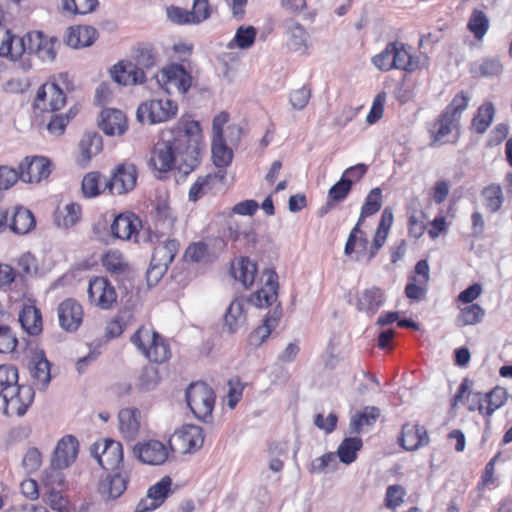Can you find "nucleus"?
I'll return each instance as SVG.
<instances>
[{
	"label": "nucleus",
	"instance_id": "nucleus-54",
	"mask_svg": "<svg viewBox=\"0 0 512 512\" xmlns=\"http://www.w3.org/2000/svg\"><path fill=\"white\" fill-rule=\"evenodd\" d=\"M62 8L71 14L85 15L95 10L97 0H61Z\"/></svg>",
	"mask_w": 512,
	"mask_h": 512
},
{
	"label": "nucleus",
	"instance_id": "nucleus-34",
	"mask_svg": "<svg viewBox=\"0 0 512 512\" xmlns=\"http://www.w3.org/2000/svg\"><path fill=\"white\" fill-rule=\"evenodd\" d=\"M96 30L90 26H75L67 29L65 42L72 48L90 46L96 39Z\"/></svg>",
	"mask_w": 512,
	"mask_h": 512
},
{
	"label": "nucleus",
	"instance_id": "nucleus-50",
	"mask_svg": "<svg viewBox=\"0 0 512 512\" xmlns=\"http://www.w3.org/2000/svg\"><path fill=\"white\" fill-rule=\"evenodd\" d=\"M103 266L114 275H121L128 269V263L119 251H109L103 258Z\"/></svg>",
	"mask_w": 512,
	"mask_h": 512
},
{
	"label": "nucleus",
	"instance_id": "nucleus-2",
	"mask_svg": "<svg viewBox=\"0 0 512 512\" xmlns=\"http://www.w3.org/2000/svg\"><path fill=\"white\" fill-rule=\"evenodd\" d=\"M373 65L381 71L392 69L413 72L418 67V61L411 55L408 47L398 41L389 42L385 49L372 58Z\"/></svg>",
	"mask_w": 512,
	"mask_h": 512
},
{
	"label": "nucleus",
	"instance_id": "nucleus-25",
	"mask_svg": "<svg viewBox=\"0 0 512 512\" xmlns=\"http://www.w3.org/2000/svg\"><path fill=\"white\" fill-rule=\"evenodd\" d=\"M102 131L109 136H120L127 130L125 114L118 109H104L99 122Z\"/></svg>",
	"mask_w": 512,
	"mask_h": 512
},
{
	"label": "nucleus",
	"instance_id": "nucleus-7",
	"mask_svg": "<svg viewBox=\"0 0 512 512\" xmlns=\"http://www.w3.org/2000/svg\"><path fill=\"white\" fill-rule=\"evenodd\" d=\"M159 86L168 94H186L192 86L191 74L180 64H171L161 69L155 76Z\"/></svg>",
	"mask_w": 512,
	"mask_h": 512
},
{
	"label": "nucleus",
	"instance_id": "nucleus-33",
	"mask_svg": "<svg viewBox=\"0 0 512 512\" xmlns=\"http://www.w3.org/2000/svg\"><path fill=\"white\" fill-rule=\"evenodd\" d=\"M460 120L450 113L442 112L432 126L433 143H445V137L453 131L458 132Z\"/></svg>",
	"mask_w": 512,
	"mask_h": 512
},
{
	"label": "nucleus",
	"instance_id": "nucleus-30",
	"mask_svg": "<svg viewBox=\"0 0 512 512\" xmlns=\"http://www.w3.org/2000/svg\"><path fill=\"white\" fill-rule=\"evenodd\" d=\"M283 27L293 50L304 53L308 48L309 39L305 27L294 18L285 19Z\"/></svg>",
	"mask_w": 512,
	"mask_h": 512
},
{
	"label": "nucleus",
	"instance_id": "nucleus-47",
	"mask_svg": "<svg viewBox=\"0 0 512 512\" xmlns=\"http://www.w3.org/2000/svg\"><path fill=\"white\" fill-rule=\"evenodd\" d=\"M61 469H58L51 465L50 468L46 469L43 473L42 479H41V490L48 491V490H64L65 489V481H64V475L60 471Z\"/></svg>",
	"mask_w": 512,
	"mask_h": 512
},
{
	"label": "nucleus",
	"instance_id": "nucleus-39",
	"mask_svg": "<svg viewBox=\"0 0 512 512\" xmlns=\"http://www.w3.org/2000/svg\"><path fill=\"white\" fill-rule=\"evenodd\" d=\"M25 52V36L18 38L13 36L10 31L7 30L6 37L3 39L0 46V56L9 57L11 60H16Z\"/></svg>",
	"mask_w": 512,
	"mask_h": 512
},
{
	"label": "nucleus",
	"instance_id": "nucleus-43",
	"mask_svg": "<svg viewBox=\"0 0 512 512\" xmlns=\"http://www.w3.org/2000/svg\"><path fill=\"white\" fill-rule=\"evenodd\" d=\"M102 138L96 132L85 133L80 141V150L83 158L88 161L102 150Z\"/></svg>",
	"mask_w": 512,
	"mask_h": 512
},
{
	"label": "nucleus",
	"instance_id": "nucleus-48",
	"mask_svg": "<svg viewBox=\"0 0 512 512\" xmlns=\"http://www.w3.org/2000/svg\"><path fill=\"white\" fill-rule=\"evenodd\" d=\"M286 443H273L268 448V466L272 472L278 473L284 467V459L287 457Z\"/></svg>",
	"mask_w": 512,
	"mask_h": 512
},
{
	"label": "nucleus",
	"instance_id": "nucleus-56",
	"mask_svg": "<svg viewBox=\"0 0 512 512\" xmlns=\"http://www.w3.org/2000/svg\"><path fill=\"white\" fill-rule=\"evenodd\" d=\"M171 484V478L165 476L148 489L147 495L157 503L158 507H160L168 497Z\"/></svg>",
	"mask_w": 512,
	"mask_h": 512
},
{
	"label": "nucleus",
	"instance_id": "nucleus-20",
	"mask_svg": "<svg viewBox=\"0 0 512 512\" xmlns=\"http://www.w3.org/2000/svg\"><path fill=\"white\" fill-rule=\"evenodd\" d=\"M142 415L135 407L123 408L118 413L119 431L127 441H134L140 433Z\"/></svg>",
	"mask_w": 512,
	"mask_h": 512
},
{
	"label": "nucleus",
	"instance_id": "nucleus-62",
	"mask_svg": "<svg viewBox=\"0 0 512 512\" xmlns=\"http://www.w3.org/2000/svg\"><path fill=\"white\" fill-rule=\"evenodd\" d=\"M211 15V6L208 0H194L190 17L193 24H200L207 20Z\"/></svg>",
	"mask_w": 512,
	"mask_h": 512
},
{
	"label": "nucleus",
	"instance_id": "nucleus-9",
	"mask_svg": "<svg viewBox=\"0 0 512 512\" xmlns=\"http://www.w3.org/2000/svg\"><path fill=\"white\" fill-rule=\"evenodd\" d=\"M138 172L133 163H121L112 171L110 179L105 181V188L111 194L123 195L132 191L137 183Z\"/></svg>",
	"mask_w": 512,
	"mask_h": 512
},
{
	"label": "nucleus",
	"instance_id": "nucleus-27",
	"mask_svg": "<svg viewBox=\"0 0 512 512\" xmlns=\"http://www.w3.org/2000/svg\"><path fill=\"white\" fill-rule=\"evenodd\" d=\"M429 435L424 426L405 424L400 438L401 446L407 451H415L429 443Z\"/></svg>",
	"mask_w": 512,
	"mask_h": 512
},
{
	"label": "nucleus",
	"instance_id": "nucleus-37",
	"mask_svg": "<svg viewBox=\"0 0 512 512\" xmlns=\"http://www.w3.org/2000/svg\"><path fill=\"white\" fill-rule=\"evenodd\" d=\"M367 246L368 240L365 232L358 230V227H353L345 244L344 254L351 256L355 253L354 259L359 261L361 255L367 250Z\"/></svg>",
	"mask_w": 512,
	"mask_h": 512
},
{
	"label": "nucleus",
	"instance_id": "nucleus-6",
	"mask_svg": "<svg viewBox=\"0 0 512 512\" xmlns=\"http://www.w3.org/2000/svg\"><path fill=\"white\" fill-rule=\"evenodd\" d=\"M177 111V104L170 99H152L138 106L136 117L142 124H157L171 120Z\"/></svg>",
	"mask_w": 512,
	"mask_h": 512
},
{
	"label": "nucleus",
	"instance_id": "nucleus-63",
	"mask_svg": "<svg viewBox=\"0 0 512 512\" xmlns=\"http://www.w3.org/2000/svg\"><path fill=\"white\" fill-rule=\"evenodd\" d=\"M101 174L97 172L88 173L82 181V191L86 197H94L100 194Z\"/></svg>",
	"mask_w": 512,
	"mask_h": 512
},
{
	"label": "nucleus",
	"instance_id": "nucleus-8",
	"mask_svg": "<svg viewBox=\"0 0 512 512\" xmlns=\"http://www.w3.org/2000/svg\"><path fill=\"white\" fill-rule=\"evenodd\" d=\"M34 389L31 386L16 385L1 389L0 399L6 415L23 416L34 400Z\"/></svg>",
	"mask_w": 512,
	"mask_h": 512
},
{
	"label": "nucleus",
	"instance_id": "nucleus-22",
	"mask_svg": "<svg viewBox=\"0 0 512 512\" xmlns=\"http://www.w3.org/2000/svg\"><path fill=\"white\" fill-rule=\"evenodd\" d=\"M265 283L263 287L258 290L253 297V301L258 307H268L276 302L278 298V275L271 269H266L263 272Z\"/></svg>",
	"mask_w": 512,
	"mask_h": 512
},
{
	"label": "nucleus",
	"instance_id": "nucleus-24",
	"mask_svg": "<svg viewBox=\"0 0 512 512\" xmlns=\"http://www.w3.org/2000/svg\"><path fill=\"white\" fill-rule=\"evenodd\" d=\"M128 478L121 473L107 474L98 484V492L106 500H115L120 497L127 488Z\"/></svg>",
	"mask_w": 512,
	"mask_h": 512
},
{
	"label": "nucleus",
	"instance_id": "nucleus-36",
	"mask_svg": "<svg viewBox=\"0 0 512 512\" xmlns=\"http://www.w3.org/2000/svg\"><path fill=\"white\" fill-rule=\"evenodd\" d=\"M225 175V171L220 170L218 173L199 178L189 190V199L196 201L201 195L211 191L216 183H222Z\"/></svg>",
	"mask_w": 512,
	"mask_h": 512
},
{
	"label": "nucleus",
	"instance_id": "nucleus-5",
	"mask_svg": "<svg viewBox=\"0 0 512 512\" xmlns=\"http://www.w3.org/2000/svg\"><path fill=\"white\" fill-rule=\"evenodd\" d=\"M186 401L190 410L198 419L206 421L207 418L211 417L215 395L206 383H192L186 391Z\"/></svg>",
	"mask_w": 512,
	"mask_h": 512
},
{
	"label": "nucleus",
	"instance_id": "nucleus-13",
	"mask_svg": "<svg viewBox=\"0 0 512 512\" xmlns=\"http://www.w3.org/2000/svg\"><path fill=\"white\" fill-rule=\"evenodd\" d=\"M66 103L63 90L54 82L43 84L36 94L34 106L42 111L60 110Z\"/></svg>",
	"mask_w": 512,
	"mask_h": 512
},
{
	"label": "nucleus",
	"instance_id": "nucleus-60",
	"mask_svg": "<svg viewBox=\"0 0 512 512\" xmlns=\"http://www.w3.org/2000/svg\"><path fill=\"white\" fill-rule=\"evenodd\" d=\"M382 206V192L380 188L372 189L367 195L361 208L362 216H371L377 213Z\"/></svg>",
	"mask_w": 512,
	"mask_h": 512
},
{
	"label": "nucleus",
	"instance_id": "nucleus-61",
	"mask_svg": "<svg viewBox=\"0 0 512 512\" xmlns=\"http://www.w3.org/2000/svg\"><path fill=\"white\" fill-rule=\"evenodd\" d=\"M159 382L158 372L152 366L145 367L138 380V389L144 392L153 390Z\"/></svg>",
	"mask_w": 512,
	"mask_h": 512
},
{
	"label": "nucleus",
	"instance_id": "nucleus-42",
	"mask_svg": "<svg viewBox=\"0 0 512 512\" xmlns=\"http://www.w3.org/2000/svg\"><path fill=\"white\" fill-rule=\"evenodd\" d=\"M485 316V310L478 304H470L460 310L456 318L458 327L476 325L480 323Z\"/></svg>",
	"mask_w": 512,
	"mask_h": 512
},
{
	"label": "nucleus",
	"instance_id": "nucleus-23",
	"mask_svg": "<svg viewBox=\"0 0 512 512\" xmlns=\"http://www.w3.org/2000/svg\"><path fill=\"white\" fill-rule=\"evenodd\" d=\"M140 220L132 213L118 215L112 225L111 232L114 237L121 240H131L138 242V227Z\"/></svg>",
	"mask_w": 512,
	"mask_h": 512
},
{
	"label": "nucleus",
	"instance_id": "nucleus-15",
	"mask_svg": "<svg viewBox=\"0 0 512 512\" xmlns=\"http://www.w3.org/2000/svg\"><path fill=\"white\" fill-rule=\"evenodd\" d=\"M50 166V161L44 157H26L19 164L18 174L23 182L39 183L50 175Z\"/></svg>",
	"mask_w": 512,
	"mask_h": 512
},
{
	"label": "nucleus",
	"instance_id": "nucleus-38",
	"mask_svg": "<svg viewBox=\"0 0 512 512\" xmlns=\"http://www.w3.org/2000/svg\"><path fill=\"white\" fill-rule=\"evenodd\" d=\"M256 263L249 258H241L236 265L232 267L233 277L240 281L245 288L250 287L256 277Z\"/></svg>",
	"mask_w": 512,
	"mask_h": 512
},
{
	"label": "nucleus",
	"instance_id": "nucleus-1",
	"mask_svg": "<svg viewBox=\"0 0 512 512\" xmlns=\"http://www.w3.org/2000/svg\"><path fill=\"white\" fill-rule=\"evenodd\" d=\"M201 146L200 124L193 120L181 122L175 130L163 134L155 146L151 161L160 172L177 167L189 173L199 164Z\"/></svg>",
	"mask_w": 512,
	"mask_h": 512
},
{
	"label": "nucleus",
	"instance_id": "nucleus-3",
	"mask_svg": "<svg viewBox=\"0 0 512 512\" xmlns=\"http://www.w3.org/2000/svg\"><path fill=\"white\" fill-rule=\"evenodd\" d=\"M131 342L151 362L163 363L171 352L167 342L155 331L141 326L132 336Z\"/></svg>",
	"mask_w": 512,
	"mask_h": 512
},
{
	"label": "nucleus",
	"instance_id": "nucleus-52",
	"mask_svg": "<svg viewBox=\"0 0 512 512\" xmlns=\"http://www.w3.org/2000/svg\"><path fill=\"white\" fill-rule=\"evenodd\" d=\"M494 106L492 103H485L480 106L477 115L473 119V127L478 133H483L490 126L494 116Z\"/></svg>",
	"mask_w": 512,
	"mask_h": 512
},
{
	"label": "nucleus",
	"instance_id": "nucleus-11",
	"mask_svg": "<svg viewBox=\"0 0 512 512\" xmlns=\"http://www.w3.org/2000/svg\"><path fill=\"white\" fill-rule=\"evenodd\" d=\"M92 453L105 470L116 469L123 461V447L119 441L103 439L95 443Z\"/></svg>",
	"mask_w": 512,
	"mask_h": 512
},
{
	"label": "nucleus",
	"instance_id": "nucleus-46",
	"mask_svg": "<svg viewBox=\"0 0 512 512\" xmlns=\"http://www.w3.org/2000/svg\"><path fill=\"white\" fill-rule=\"evenodd\" d=\"M380 416V410L376 407H365L362 412L352 417L350 428L359 433L364 426H371Z\"/></svg>",
	"mask_w": 512,
	"mask_h": 512
},
{
	"label": "nucleus",
	"instance_id": "nucleus-55",
	"mask_svg": "<svg viewBox=\"0 0 512 512\" xmlns=\"http://www.w3.org/2000/svg\"><path fill=\"white\" fill-rule=\"evenodd\" d=\"M154 218L162 230L171 231L173 229L175 217L166 202L161 201L157 203L154 211Z\"/></svg>",
	"mask_w": 512,
	"mask_h": 512
},
{
	"label": "nucleus",
	"instance_id": "nucleus-45",
	"mask_svg": "<svg viewBox=\"0 0 512 512\" xmlns=\"http://www.w3.org/2000/svg\"><path fill=\"white\" fill-rule=\"evenodd\" d=\"M467 28L477 40H482L489 28L487 15L481 10L474 9L467 23Z\"/></svg>",
	"mask_w": 512,
	"mask_h": 512
},
{
	"label": "nucleus",
	"instance_id": "nucleus-53",
	"mask_svg": "<svg viewBox=\"0 0 512 512\" xmlns=\"http://www.w3.org/2000/svg\"><path fill=\"white\" fill-rule=\"evenodd\" d=\"M256 38V29L252 26L248 27H239L236 31V34L231 42L228 44V48H232L234 45L241 49L250 48Z\"/></svg>",
	"mask_w": 512,
	"mask_h": 512
},
{
	"label": "nucleus",
	"instance_id": "nucleus-18",
	"mask_svg": "<svg viewBox=\"0 0 512 512\" xmlns=\"http://www.w3.org/2000/svg\"><path fill=\"white\" fill-rule=\"evenodd\" d=\"M79 450L78 440L72 435L62 437L54 450L51 460L52 466L58 469L69 467L77 458Z\"/></svg>",
	"mask_w": 512,
	"mask_h": 512
},
{
	"label": "nucleus",
	"instance_id": "nucleus-14",
	"mask_svg": "<svg viewBox=\"0 0 512 512\" xmlns=\"http://www.w3.org/2000/svg\"><path fill=\"white\" fill-rule=\"evenodd\" d=\"M88 297L92 304L101 309H108L116 302L117 294L114 286L106 278L96 277L89 281Z\"/></svg>",
	"mask_w": 512,
	"mask_h": 512
},
{
	"label": "nucleus",
	"instance_id": "nucleus-16",
	"mask_svg": "<svg viewBox=\"0 0 512 512\" xmlns=\"http://www.w3.org/2000/svg\"><path fill=\"white\" fill-rule=\"evenodd\" d=\"M56 43V40L45 36L40 31L30 32L25 36L26 52L37 55L42 61H53L55 59Z\"/></svg>",
	"mask_w": 512,
	"mask_h": 512
},
{
	"label": "nucleus",
	"instance_id": "nucleus-41",
	"mask_svg": "<svg viewBox=\"0 0 512 512\" xmlns=\"http://www.w3.org/2000/svg\"><path fill=\"white\" fill-rule=\"evenodd\" d=\"M362 447V440L358 437L345 438L337 449L336 456L344 464H351L357 458V452Z\"/></svg>",
	"mask_w": 512,
	"mask_h": 512
},
{
	"label": "nucleus",
	"instance_id": "nucleus-49",
	"mask_svg": "<svg viewBox=\"0 0 512 512\" xmlns=\"http://www.w3.org/2000/svg\"><path fill=\"white\" fill-rule=\"evenodd\" d=\"M482 197L485 207L492 213L497 212L503 204V192L499 185L491 184L483 189Z\"/></svg>",
	"mask_w": 512,
	"mask_h": 512
},
{
	"label": "nucleus",
	"instance_id": "nucleus-19",
	"mask_svg": "<svg viewBox=\"0 0 512 512\" xmlns=\"http://www.w3.org/2000/svg\"><path fill=\"white\" fill-rule=\"evenodd\" d=\"M110 75L115 82L122 85L142 84L146 79L144 71L128 60L115 64L110 70Z\"/></svg>",
	"mask_w": 512,
	"mask_h": 512
},
{
	"label": "nucleus",
	"instance_id": "nucleus-21",
	"mask_svg": "<svg viewBox=\"0 0 512 512\" xmlns=\"http://www.w3.org/2000/svg\"><path fill=\"white\" fill-rule=\"evenodd\" d=\"M29 372L33 385L39 389H45L50 383V362L43 350L34 352L29 361Z\"/></svg>",
	"mask_w": 512,
	"mask_h": 512
},
{
	"label": "nucleus",
	"instance_id": "nucleus-29",
	"mask_svg": "<svg viewBox=\"0 0 512 512\" xmlns=\"http://www.w3.org/2000/svg\"><path fill=\"white\" fill-rule=\"evenodd\" d=\"M393 210L391 207H385L380 218V222L375 231L372 246L369 248L367 261H371L378 251L383 247L393 224Z\"/></svg>",
	"mask_w": 512,
	"mask_h": 512
},
{
	"label": "nucleus",
	"instance_id": "nucleus-17",
	"mask_svg": "<svg viewBox=\"0 0 512 512\" xmlns=\"http://www.w3.org/2000/svg\"><path fill=\"white\" fill-rule=\"evenodd\" d=\"M60 326L68 331H76L83 321V308L72 298L62 301L57 308Z\"/></svg>",
	"mask_w": 512,
	"mask_h": 512
},
{
	"label": "nucleus",
	"instance_id": "nucleus-40",
	"mask_svg": "<svg viewBox=\"0 0 512 512\" xmlns=\"http://www.w3.org/2000/svg\"><path fill=\"white\" fill-rule=\"evenodd\" d=\"M503 71V66L497 58H485L471 65L473 77H496Z\"/></svg>",
	"mask_w": 512,
	"mask_h": 512
},
{
	"label": "nucleus",
	"instance_id": "nucleus-44",
	"mask_svg": "<svg viewBox=\"0 0 512 512\" xmlns=\"http://www.w3.org/2000/svg\"><path fill=\"white\" fill-rule=\"evenodd\" d=\"M508 399V394L505 388L496 386L488 393L484 394V401L487 402L485 407V416L488 418L491 415L505 405Z\"/></svg>",
	"mask_w": 512,
	"mask_h": 512
},
{
	"label": "nucleus",
	"instance_id": "nucleus-51",
	"mask_svg": "<svg viewBox=\"0 0 512 512\" xmlns=\"http://www.w3.org/2000/svg\"><path fill=\"white\" fill-rule=\"evenodd\" d=\"M338 468L337 456L335 453H326L321 457L314 459L310 466L309 472L323 473V472H334Z\"/></svg>",
	"mask_w": 512,
	"mask_h": 512
},
{
	"label": "nucleus",
	"instance_id": "nucleus-58",
	"mask_svg": "<svg viewBox=\"0 0 512 512\" xmlns=\"http://www.w3.org/2000/svg\"><path fill=\"white\" fill-rule=\"evenodd\" d=\"M64 490H48L43 491V499L53 509L59 512H68L69 502L66 497L63 496Z\"/></svg>",
	"mask_w": 512,
	"mask_h": 512
},
{
	"label": "nucleus",
	"instance_id": "nucleus-28",
	"mask_svg": "<svg viewBox=\"0 0 512 512\" xmlns=\"http://www.w3.org/2000/svg\"><path fill=\"white\" fill-rule=\"evenodd\" d=\"M18 321L29 335H39L43 330L42 314L32 303H24L19 311Z\"/></svg>",
	"mask_w": 512,
	"mask_h": 512
},
{
	"label": "nucleus",
	"instance_id": "nucleus-10",
	"mask_svg": "<svg viewBox=\"0 0 512 512\" xmlns=\"http://www.w3.org/2000/svg\"><path fill=\"white\" fill-rule=\"evenodd\" d=\"M204 434L200 426L184 425L169 439L170 449L181 453H190L202 447Z\"/></svg>",
	"mask_w": 512,
	"mask_h": 512
},
{
	"label": "nucleus",
	"instance_id": "nucleus-12",
	"mask_svg": "<svg viewBox=\"0 0 512 512\" xmlns=\"http://www.w3.org/2000/svg\"><path fill=\"white\" fill-rule=\"evenodd\" d=\"M133 452L135 457L143 464L155 466L164 464L169 455L165 444L154 439L138 442L134 446Z\"/></svg>",
	"mask_w": 512,
	"mask_h": 512
},
{
	"label": "nucleus",
	"instance_id": "nucleus-64",
	"mask_svg": "<svg viewBox=\"0 0 512 512\" xmlns=\"http://www.w3.org/2000/svg\"><path fill=\"white\" fill-rule=\"evenodd\" d=\"M468 102L469 96L464 91H461L455 95L452 102L446 107L444 112L450 113L460 120L463 111L466 110L468 106Z\"/></svg>",
	"mask_w": 512,
	"mask_h": 512
},
{
	"label": "nucleus",
	"instance_id": "nucleus-31",
	"mask_svg": "<svg viewBox=\"0 0 512 512\" xmlns=\"http://www.w3.org/2000/svg\"><path fill=\"white\" fill-rule=\"evenodd\" d=\"M385 302V294L378 287H371L363 290L357 298V309L373 316Z\"/></svg>",
	"mask_w": 512,
	"mask_h": 512
},
{
	"label": "nucleus",
	"instance_id": "nucleus-35",
	"mask_svg": "<svg viewBox=\"0 0 512 512\" xmlns=\"http://www.w3.org/2000/svg\"><path fill=\"white\" fill-rule=\"evenodd\" d=\"M211 153L213 162L218 168H225L232 162L233 151L224 136H213Z\"/></svg>",
	"mask_w": 512,
	"mask_h": 512
},
{
	"label": "nucleus",
	"instance_id": "nucleus-57",
	"mask_svg": "<svg viewBox=\"0 0 512 512\" xmlns=\"http://www.w3.org/2000/svg\"><path fill=\"white\" fill-rule=\"evenodd\" d=\"M277 320L267 318L264 323L258 326L249 335V343L255 347L260 346L271 334L272 329L275 327Z\"/></svg>",
	"mask_w": 512,
	"mask_h": 512
},
{
	"label": "nucleus",
	"instance_id": "nucleus-32",
	"mask_svg": "<svg viewBox=\"0 0 512 512\" xmlns=\"http://www.w3.org/2000/svg\"><path fill=\"white\" fill-rule=\"evenodd\" d=\"M245 300L237 298L233 300L224 316V327L229 333H236L246 322Z\"/></svg>",
	"mask_w": 512,
	"mask_h": 512
},
{
	"label": "nucleus",
	"instance_id": "nucleus-26",
	"mask_svg": "<svg viewBox=\"0 0 512 512\" xmlns=\"http://www.w3.org/2000/svg\"><path fill=\"white\" fill-rule=\"evenodd\" d=\"M36 220L26 207L18 205L10 208V231L16 235H25L34 229Z\"/></svg>",
	"mask_w": 512,
	"mask_h": 512
},
{
	"label": "nucleus",
	"instance_id": "nucleus-59",
	"mask_svg": "<svg viewBox=\"0 0 512 512\" xmlns=\"http://www.w3.org/2000/svg\"><path fill=\"white\" fill-rule=\"evenodd\" d=\"M133 59L135 64L143 68L149 69L156 63L155 54L152 48L145 45H138L133 49Z\"/></svg>",
	"mask_w": 512,
	"mask_h": 512
},
{
	"label": "nucleus",
	"instance_id": "nucleus-4",
	"mask_svg": "<svg viewBox=\"0 0 512 512\" xmlns=\"http://www.w3.org/2000/svg\"><path fill=\"white\" fill-rule=\"evenodd\" d=\"M180 244L175 239L159 243L153 250L149 268L146 272L148 286H155L166 274L169 265L179 251Z\"/></svg>",
	"mask_w": 512,
	"mask_h": 512
}]
</instances>
